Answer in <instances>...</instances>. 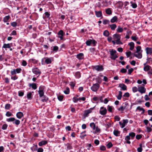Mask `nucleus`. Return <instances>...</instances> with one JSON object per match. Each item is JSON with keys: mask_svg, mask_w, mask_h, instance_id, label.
Here are the masks:
<instances>
[{"mask_svg": "<svg viewBox=\"0 0 152 152\" xmlns=\"http://www.w3.org/2000/svg\"><path fill=\"white\" fill-rule=\"evenodd\" d=\"M119 94L118 95V96L117 97L118 100H121L122 97V93L121 91H119Z\"/></svg>", "mask_w": 152, "mask_h": 152, "instance_id": "38", "label": "nucleus"}, {"mask_svg": "<svg viewBox=\"0 0 152 152\" xmlns=\"http://www.w3.org/2000/svg\"><path fill=\"white\" fill-rule=\"evenodd\" d=\"M10 44L8 43L7 44H4L2 48H10Z\"/></svg>", "mask_w": 152, "mask_h": 152, "instance_id": "39", "label": "nucleus"}, {"mask_svg": "<svg viewBox=\"0 0 152 152\" xmlns=\"http://www.w3.org/2000/svg\"><path fill=\"white\" fill-rule=\"evenodd\" d=\"M95 15L97 17L99 18L102 16V13L101 11H95Z\"/></svg>", "mask_w": 152, "mask_h": 152, "instance_id": "21", "label": "nucleus"}, {"mask_svg": "<svg viewBox=\"0 0 152 152\" xmlns=\"http://www.w3.org/2000/svg\"><path fill=\"white\" fill-rule=\"evenodd\" d=\"M99 113L102 115H105L107 113V110L106 108L103 107H101L100 109Z\"/></svg>", "mask_w": 152, "mask_h": 152, "instance_id": "7", "label": "nucleus"}, {"mask_svg": "<svg viewBox=\"0 0 152 152\" xmlns=\"http://www.w3.org/2000/svg\"><path fill=\"white\" fill-rule=\"evenodd\" d=\"M130 3L131 4V6L133 8H136L137 7V5L135 3H133L132 1H131Z\"/></svg>", "mask_w": 152, "mask_h": 152, "instance_id": "36", "label": "nucleus"}, {"mask_svg": "<svg viewBox=\"0 0 152 152\" xmlns=\"http://www.w3.org/2000/svg\"><path fill=\"white\" fill-rule=\"evenodd\" d=\"M132 53L130 51L126 53V55L127 58L129 57V56L131 55Z\"/></svg>", "mask_w": 152, "mask_h": 152, "instance_id": "60", "label": "nucleus"}, {"mask_svg": "<svg viewBox=\"0 0 152 152\" xmlns=\"http://www.w3.org/2000/svg\"><path fill=\"white\" fill-rule=\"evenodd\" d=\"M120 39H119L118 40H116V42L117 44V45H120L121 44L122 45L123 44V43L121 42L120 41Z\"/></svg>", "mask_w": 152, "mask_h": 152, "instance_id": "57", "label": "nucleus"}, {"mask_svg": "<svg viewBox=\"0 0 152 152\" xmlns=\"http://www.w3.org/2000/svg\"><path fill=\"white\" fill-rule=\"evenodd\" d=\"M128 45L130 46L129 49L131 50H133L134 47V43L133 42H131L128 44Z\"/></svg>", "mask_w": 152, "mask_h": 152, "instance_id": "22", "label": "nucleus"}, {"mask_svg": "<svg viewBox=\"0 0 152 152\" xmlns=\"http://www.w3.org/2000/svg\"><path fill=\"white\" fill-rule=\"evenodd\" d=\"M110 21L109 20H104L103 21V23L104 25H106L109 23Z\"/></svg>", "mask_w": 152, "mask_h": 152, "instance_id": "59", "label": "nucleus"}, {"mask_svg": "<svg viewBox=\"0 0 152 152\" xmlns=\"http://www.w3.org/2000/svg\"><path fill=\"white\" fill-rule=\"evenodd\" d=\"M91 41V43L93 44V46H95L96 45V43H97V42H96V40L94 39L92 40Z\"/></svg>", "mask_w": 152, "mask_h": 152, "instance_id": "61", "label": "nucleus"}, {"mask_svg": "<svg viewBox=\"0 0 152 152\" xmlns=\"http://www.w3.org/2000/svg\"><path fill=\"white\" fill-rule=\"evenodd\" d=\"M58 47L57 46H53V47H51V50H52V51L51 52V53H52L54 52H57L58 51Z\"/></svg>", "mask_w": 152, "mask_h": 152, "instance_id": "15", "label": "nucleus"}, {"mask_svg": "<svg viewBox=\"0 0 152 152\" xmlns=\"http://www.w3.org/2000/svg\"><path fill=\"white\" fill-rule=\"evenodd\" d=\"M45 88V86H40L39 87V90L38 92L40 97H42L44 95V90Z\"/></svg>", "mask_w": 152, "mask_h": 152, "instance_id": "4", "label": "nucleus"}, {"mask_svg": "<svg viewBox=\"0 0 152 152\" xmlns=\"http://www.w3.org/2000/svg\"><path fill=\"white\" fill-rule=\"evenodd\" d=\"M16 116L18 118L20 119L23 116V114L22 112H19L17 113Z\"/></svg>", "mask_w": 152, "mask_h": 152, "instance_id": "19", "label": "nucleus"}, {"mask_svg": "<svg viewBox=\"0 0 152 152\" xmlns=\"http://www.w3.org/2000/svg\"><path fill=\"white\" fill-rule=\"evenodd\" d=\"M91 41L92 40L90 39L87 40L86 42L87 45L88 46H90L92 43Z\"/></svg>", "mask_w": 152, "mask_h": 152, "instance_id": "45", "label": "nucleus"}, {"mask_svg": "<svg viewBox=\"0 0 152 152\" xmlns=\"http://www.w3.org/2000/svg\"><path fill=\"white\" fill-rule=\"evenodd\" d=\"M113 134L116 136H119V134H120V132L118 130H114L113 131Z\"/></svg>", "mask_w": 152, "mask_h": 152, "instance_id": "32", "label": "nucleus"}, {"mask_svg": "<svg viewBox=\"0 0 152 152\" xmlns=\"http://www.w3.org/2000/svg\"><path fill=\"white\" fill-rule=\"evenodd\" d=\"M64 98V96L62 95H59L58 96V99L60 101H62Z\"/></svg>", "mask_w": 152, "mask_h": 152, "instance_id": "56", "label": "nucleus"}, {"mask_svg": "<svg viewBox=\"0 0 152 152\" xmlns=\"http://www.w3.org/2000/svg\"><path fill=\"white\" fill-rule=\"evenodd\" d=\"M141 47L140 46H137L136 47L137 50H136V51L135 52V53L140 52V51L141 50Z\"/></svg>", "mask_w": 152, "mask_h": 152, "instance_id": "46", "label": "nucleus"}, {"mask_svg": "<svg viewBox=\"0 0 152 152\" xmlns=\"http://www.w3.org/2000/svg\"><path fill=\"white\" fill-rule=\"evenodd\" d=\"M127 72V70L125 68H122L120 70V72L123 73H125Z\"/></svg>", "mask_w": 152, "mask_h": 152, "instance_id": "62", "label": "nucleus"}, {"mask_svg": "<svg viewBox=\"0 0 152 152\" xmlns=\"http://www.w3.org/2000/svg\"><path fill=\"white\" fill-rule=\"evenodd\" d=\"M42 98V99L41 100L42 102H47V101L48 100V97H47L45 95H44Z\"/></svg>", "mask_w": 152, "mask_h": 152, "instance_id": "28", "label": "nucleus"}, {"mask_svg": "<svg viewBox=\"0 0 152 152\" xmlns=\"http://www.w3.org/2000/svg\"><path fill=\"white\" fill-rule=\"evenodd\" d=\"M135 136V134L133 132H131L129 133V135L125 137V140L126 141V142L128 144H130L131 142L129 140L131 139H133Z\"/></svg>", "mask_w": 152, "mask_h": 152, "instance_id": "1", "label": "nucleus"}, {"mask_svg": "<svg viewBox=\"0 0 152 152\" xmlns=\"http://www.w3.org/2000/svg\"><path fill=\"white\" fill-rule=\"evenodd\" d=\"M58 37L61 40H64L63 37L65 35V33L62 30H60L58 33Z\"/></svg>", "mask_w": 152, "mask_h": 152, "instance_id": "6", "label": "nucleus"}, {"mask_svg": "<svg viewBox=\"0 0 152 152\" xmlns=\"http://www.w3.org/2000/svg\"><path fill=\"white\" fill-rule=\"evenodd\" d=\"M113 37L114 39L118 40L121 39V35L117 34H115L113 35Z\"/></svg>", "mask_w": 152, "mask_h": 152, "instance_id": "20", "label": "nucleus"}, {"mask_svg": "<svg viewBox=\"0 0 152 152\" xmlns=\"http://www.w3.org/2000/svg\"><path fill=\"white\" fill-rule=\"evenodd\" d=\"M75 76L76 78H80L81 77V74L80 72H76L75 73Z\"/></svg>", "mask_w": 152, "mask_h": 152, "instance_id": "35", "label": "nucleus"}, {"mask_svg": "<svg viewBox=\"0 0 152 152\" xmlns=\"http://www.w3.org/2000/svg\"><path fill=\"white\" fill-rule=\"evenodd\" d=\"M11 25L13 27H15L17 25V23L16 22H13L11 23Z\"/></svg>", "mask_w": 152, "mask_h": 152, "instance_id": "51", "label": "nucleus"}, {"mask_svg": "<svg viewBox=\"0 0 152 152\" xmlns=\"http://www.w3.org/2000/svg\"><path fill=\"white\" fill-rule=\"evenodd\" d=\"M110 54V58L113 60H115L116 58H118V56L117 54V52L116 50L114 49H110L109 50Z\"/></svg>", "mask_w": 152, "mask_h": 152, "instance_id": "2", "label": "nucleus"}, {"mask_svg": "<svg viewBox=\"0 0 152 152\" xmlns=\"http://www.w3.org/2000/svg\"><path fill=\"white\" fill-rule=\"evenodd\" d=\"M117 32L121 33L123 32V29L120 26H118L116 30Z\"/></svg>", "mask_w": 152, "mask_h": 152, "instance_id": "34", "label": "nucleus"}, {"mask_svg": "<svg viewBox=\"0 0 152 152\" xmlns=\"http://www.w3.org/2000/svg\"><path fill=\"white\" fill-rule=\"evenodd\" d=\"M29 86L31 87L34 90L36 89L37 88L36 84L35 83L30 84Z\"/></svg>", "mask_w": 152, "mask_h": 152, "instance_id": "27", "label": "nucleus"}, {"mask_svg": "<svg viewBox=\"0 0 152 152\" xmlns=\"http://www.w3.org/2000/svg\"><path fill=\"white\" fill-rule=\"evenodd\" d=\"M123 104V106L125 109H127L129 106V104L127 102H126L124 103Z\"/></svg>", "mask_w": 152, "mask_h": 152, "instance_id": "26", "label": "nucleus"}, {"mask_svg": "<svg viewBox=\"0 0 152 152\" xmlns=\"http://www.w3.org/2000/svg\"><path fill=\"white\" fill-rule=\"evenodd\" d=\"M151 68V67L150 66L147 65L144 67L143 69L145 71L147 72Z\"/></svg>", "mask_w": 152, "mask_h": 152, "instance_id": "29", "label": "nucleus"}, {"mask_svg": "<svg viewBox=\"0 0 152 152\" xmlns=\"http://www.w3.org/2000/svg\"><path fill=\"white\" fill-rule=\"evenodd\" d=\"M66 146L67 149L68 150H70L72 148V147L71 144L69 143H67L66 145Z\"/></svg>", "mask_w": 152, "mask_h": 152, "instance_id": "42", "label": "nucleus"}, {"mask_svg": "<svg viewBox=\"0 0 152 152\" xmlns=\"http://www.w3.org/2000/svg\"><path fill=\"white\" fill-rule=\"evenodd\" d=\"M145 50L147 54H151L152 53V48L149 47H147Z\"/></svg>", "mask_w": 152, "mask_h": 152, "instance_id": "16", "label": "nucleus"}, {"mask_svg": "<svg viewBox=\"0 0 152 152\" xmlns=\"http://www.w3.org/2000/svg\"><path fill=\"white\" fill-rule=\"evenodd\" d=\"M114 119L117 121H119L120 120V118L118 115H116L114 117Z\"/></svg>", "mask_w": 152, "mask_h": 152, "instance_id": "63", "label": "nucleus"}, {"mask_svg": "<svg viewBox=\"0 0 152 152\" xmlns=\"http://www.w3.org/2000/svg\"><path fill=\"white\" fill-rule=\"evenodd\" d=\"M103 35L104 36L108 37L110 35V33L107 30L104 31L103 32Z\"/></svg>", "mask_w": 152, "mask_h": 152, "instance_id": "37", "label": "nucleus"}, {"mask_svg": "<svg viewBox=\"0 0 152 152\" xmlns=\"http://www.w3.org/2000/svg\"><path fill=\"white\" fill-rule=\"evenodd\" d=\"M28 61L30 63H32L34 64H37V63L38 61L35 59L31 58Z\"/></svg>", "mask_w": 152, "mask_h": 152, "instance_id": "24", "label": "nucleus"}, {"mask_svg": "<svg viewBox=\"0 0 152 152\" xmlns=\"http://www.w3.org/2000/svg\"><path fill=\"white\" fill-rule=\"evenodd\" d=\"M94 107L91 108L88 110H85L84 113V116L85 117H87L88 114L92 112V110L94 109Z\"/></svg>", "mask_w": 152, "mask_h": 152, "instance_id": "9", "label": "nucleus"}, {"mask_svg": "<svg viewBox=\"0 0 152 152\" xmlns=\"http://www.w3.org/2000/svg\"><path fill=\"white\" fill-rule=\"evenodd\" d=\"M48 142L46 140H43L39 143L38 145L40 146H41L43 145H45L47 144Z\"/></svg>", "mask_w": 152, "mask_h": 152, "instance_id": "23", "label": "nucleus"}, {"mask_svg": "<svg viewBox=\"0 0 152 152\" xmlns=\"http://www.w3.org/2000/svg\"><path fill=\"white\" fill-rule=\"evenodd\" d=\"M118 109V111H121V113H123L124 110L125 109L124 108L123 106H121Z\"/></svg>", "mask_w": 152, "mask_h": 152, "instance_id": "49", "label": "nucleus"}, {"mask_svg": "<svg viewBox=\"0 0 152 152\" xmlns=\"http://www.w3.org/2000/svg\"><path fill=\"white\" fill-rule=\"evenodd\" d=\"M31 150L32 151H37V145H34L31 148Z\"/></svg>", "mask_w": 152, "mask_h": 152, "instance_id": "40", "label": "nucleus"}, {"mask_svg": "<svg viewBox=\"0 0 152 152\" xmlns=\"http://www.w3.org/2000/svg\"><path fill=\"white\" fill-rule=\"evenodd\" d=\"M129 122V121L128 119H124L123 120V123H122L121 122H119V124L120 125H121V128H124L126 124Z\"/></svg>", "mask_w": 152, "mask_h": 152, "instance_id": "13", "label": "nucleus"}, {"mask_svg": "<svg viewBox=\"0 0 152 152\" xmlns=\"http://www.w3.org/2000/svg\"><path fill=\"white\" fill-rule=\"evenodd\" d=\"M118 17L116 16H114L111 20L110 21L112 23H114L117 21Z\"/></svg>", "mask_w": 152, "mask_h": 152, "instance_id": "30", "label": "nucleus"}, {"mask_svg": "<svg viewBox=\"0 0 152 152\" xmlns=\"http://www.w3.org/2000/svg\"><path fill=\"white\" fill-rule=\"evenodd\" d=\"M7 121L8 122H12V123L16 125H18L20 124V121L18 120L15 119L14 117L7 119Z\"/></svg>", "mask_w": 152, "mask_h": 152, "instance_id": "3", "label": "nucleus"}, {"mask_svg": "<svg viewBox=\"0 0 152 152\" xmlns=\"http://www.w3.org/2000/svg\"><path fill=\"white\" fill-rule=\"evenodd\" d=\"M119 86L123 90L125 91L127 90V87L124 84H120L119 85Z\"/></svg>", "mask_w": 152, "mask_h": 152, "instance_id": "18", "label": "nucleus"}, {"mask_svg": "<svg viewBox=\"0 0 152 152\" xmlns=\"http://www.w3.org/2000/svg\"><path fill=\"white\" fill-rule=\"evenodd\" d=\"M143 86L144 85L143 84H142ZM146 89L144 88V86H141L138 88V91H139L141 94L144 93L146 91Z\"/></svg>", "mask_w": 152, "mask_h": 152, "instance_id": "10", "label": "nucleus"}, {"mask_svg": "<svg viewBox=\"0 0 152 152\" xmlns=\"http://www.w3.org/2000/svg\"><path fill=\"white\" fill-rule=\"evenodd\" d=\"M142 137V135L141 134H137L136 136V139L138 140H139L141 139Z\"/></svg>", "mask_w": 152, "mask_h": 152, "instance_id": "53", "label": "nucleus"}, {"mask_svg": "<svg viewBox=\"0 0 152 152\" xmlns=\"http://www.w3.org/2000/svg\"><path fill=\"white\" fill-rule=\"evenodd\" d=\"M12 114L9 111L7 112L6 114V115L7 117H10L12 116Z\"/></svg>", "mask_w": 152, "mask_h": 152, "instance_id": "52", "label": "nucleus"}, {"mask_svg": "<svg viewBox=\"0 0 152 152\" xmlns=\"http://www.w3.org/2000/svg\"><path fill=\"white\" fill-rule=\"evenodd\" d=\"M11 105L9 104H5V108L6 110H9L10 107Z\"/></svg>", "mask_w": 152, "mask_h": 152, "instance_id": "47", "label": "nucleus"}, {"mask_svg": "<svg viewBox=\"0 0 152 152\" xmlns=\"http://www.w3.org/2000/svg\"><path fill=\"white\" fill-rule=\"evenodd\" d=\"M90 126L92 128L93 130H95L96 128V125L94 123H91L90 124Z\"/></svg>", "mask_w": 152, "mask_h": 152, "instance_id": "41", "label": "nucleus"}, {"mask_svg": "<svg viewBox=\"0 0 152 152\" xmlns=\"http://www.w3.org/2000/svg\"><path fill=\"white\" fill-rule=\"evenodd\" d=\"M111 29L113 31L115 30L117 27V26L115 24H113L109 25Z\"/></svg>", "mask_w": 152, "mask_h": 152, "instance_id": "33", "label": "nucleus"}, {"mask_svg": "<svg viewBox=\"0 0 152 152\" xmlns=\"http://www.w3.org/2000/svg\"><path fill=\"white\" fill-rule=\"evenodd\" d=\"M32 94L31 92H29L27 94V97L28 99H32Z\"/></svg>", "mask_w": 152, "mask_h": 152, "instance_id": "43", "label": "nucleus"}, {"mask_svg": "<svg viewBox=\"0 0 152 152\" xmlns=\"http://www.w3.org/2000/svg\"><path fill=\"white\" fill-rule=\"evenodd\" d=\"M53 59V58L52 57L48 58L47 57H45L42 58V60L45 59V63L47 64H48L51 63Z\"/></svg>", "mask_w": 152, "mask_h": 152, "instance_id": "8", "label": "nucleus"}, {"mask_svg": "<svg viewBox=\"0 0 152 152\" xmlns=\"http://www.w3.org/2000/svg\"><path fill=\"white\" fill-rule=\"evenodd\" d=\"M96 82L97 83H98V84L99 83L100 84L102 83V81L100 77H99L98 78H96Z\"/></svg>", "mask_w": 152, "mask_h": 152, "instance_id": "55", "label": "nucleus"}, {"mask_svg": "<svg viewBox=\"0 0 152 152\" xmlns=\"http://www.w3.org/2000/svg\"><path fill=\"white\" fill-rule=\"evenodd\" d=\"M65 94H68L69 93V89L68 87L66 88V90L64 91Z\"/></svg>", "mask_w": 152, "mask_h": 152, "instance_id": "44", "label": "nucleus"}, {"mask_svg": "<svg viewBox=\"0 0 152 152\" xmlns=\"http://www.w3.org/2000/svg\"><path fill=\"white\" fill-rule=\"evenodd\" d=\"M94 69L99 71H102L104 69V68L102 66L96 65L94 66Z\"/></svg>", "mask_w": 152, "mask_h": 152, "instance_id": "11", "label": "nucleus"}, {"mask_svg": "<svg viewBox=\"0 0 152 152\" xmlns=\"http://www.w3.org/2000/svg\"><path fill=\"white\" fill-rule=\"evenodd\" d=\"M45 15L46 17L48 18H49L50 15V14L48 12H46L45 13Z\"/></svg>", "mask_w": 152, "mask_h": 152, "instance_id": "64", "label": "nucleus"}, {"mask_svg": "<svg viewBox=\"0 0 152 152\" xmlns=\"http://www.w3.org/2000/svg\"><path fill=\"white\" fill-rule=\"evenodd\" d=\"M100 87V85L98 83L94 84L91 87V88L92 91L94 92L97 91Z\"/></svg>", "mask_w": 152, "mask_h": 152, "instance_id": "5", "label": "nucleus"}, {"mask_svg": "<svg viewBox=\"0 0 152 152\" xmlns=\"http://www.w3.org/2000/svg\"><path fill=\"white\" fill-rule=\"evenodd\" d=\"M32 72L34 74L36 75H39L41 73V72L38 68H36L32 69Z\"/></svg>", "mask_w": 152, "mask_h": 152, "instance_id": "12", "label": "nucleus"}, {"mask_svg": "<svg viewBox=\"0 0 152 152\" xmlns=\"http://www.w3.org/2000/svg\"><path fill=\"white\" fill-rule=\"evenodd\" d=\"M22 69L20 68H17L16 69H15V71L16 72V73H19L20 72Z\"/></svg>", "mask_w": 152, "mask_h": 152, "instance_id": "58", "label": "nucleus"}, {"mask_svg": "<svg viewBox=\"0 0 152 152\" xmlns=\"http://www.w3.org/2000/svg\"><path fill=\"white\" fill-rule=\"evenodd\" d=\"M69 85L71 86V88L73 89L75 85V83H74L73 82H70Z\"/></svg>", "mask_w": 152, "mask_h": 152, "instance_id": "50", "label": "nucleus"}, {"mask_svg": "<svg viewBox=\"0 0 152 152\" xmlns=\"http://www.w3.org/2000/svg\"><path fill=\"white\" fill-rule=\"evenodd\" d=\"M10 18V17L9 15L5 16L3 18V21L4 23L8 22Z\"/></svg>", "mask_w": 152, "mask_h": 152, "instance_id": "25", "label": "nucleus"}, {"mask_svg": "<svg viewBox=\"0 0 152 152\" xmlns=\"http://www.w3.org/2000/svg\"><path fill=\"white\" fill-rule=\"evenodd\" d=\"M142 50L141 52H138V53H134V56L136 57L137 58H142V55L141 53Z\"/></svg>", "mask_w": 152, "mask_h": 152, "instance_id": "14", "label": "nucleus"}, {"mask_svg": "<svg viewBox=\"0 0 152 152\" xmlns=\"http://www.w3.org/2000/svg\"><path fill=\"white\" fill-rule=\"evenodd\" d=\"M8 125L6 124H4L2 127V129L3 130H6L7 127Z\"/></svg>", "mask_w": 152, "mask_h": 152, "instance_id": "54", "label": "nucleus"}, {"mask_svg": "<svg viewBox=\"0 0 152 152\" xmlns=\"http://www.w3.org/2000/svg\"><path fill=\"white\" fill-rule=\"evenodd\" d=\"M76 57L79 60H82L84 58V54L82 53H80L77 55Z\"/></svg>", "mask_w": 152, "mask_h": 152, "instance_id": "17", "label": "nucleus"}, {"mask_svg": "<svg viewBox=\"0 0 152 152\" xmlns=\"http://www.w3.org/2000/svg\"><path fill=\"white\" fill-rule=\"evenodd\" d=\"M106 13L107 14L110 15L112 14V12L110 8H108L106 10Z\"/></svg>", "mask_w": 152, "mask_h": 152, "instance_id": "31", "label": "nucleus"}, {"mask_svg": "<svg viewBox=\"0 0 152 152\" xmlns=\"http://www.w3.org/2000/svg\"><path fill=\"white\" fill-rule=\"evenodd\" d=\"M113 144L111 142H109L107 145V148H110L113 146Z\"/></svg>", "mask_w": 152, "mask_h": 152, "instance_id": "48", "label": "nucleus"}]
</instances>
